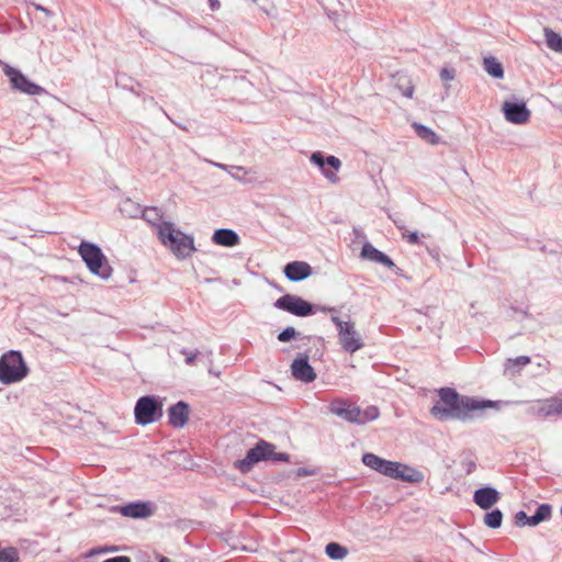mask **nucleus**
<instances>
[{
  "label": "nucleus",
  "mask_w": 562,
  "mask_h": 562,
  "mask_svg": "<svg viewBox=\"0 0 562 562\" xmlns=\"http://www.w3.org/2000/svg\"><path fill=\"white\" fill-rule=\"evenodd\" d=\"M438 395L440 402L430 408V414L441 422L449 419L469 422L474 418L476 412L496 406L493 401L461 395L449 386L441 387Z\"/></svg>",
  "instance_id": "1"
},
{
  "label": "nucleus",
  "mask_w": 562,
  "mask_h": 562,
  "mask_svg": "<svg viewBox=\"0 0 562 562\" xmlns=\"http://www.w3.org/2000/svg\"><path fill=\"white\" fill-rule=\"evenodd\" d=\"M329 412L356 425H366L367 423L378 419L380 416V411L375 405H370L361 409L357 404L350 403L344 398L331 401Z\"/></svg>",
  "instance_id": "2"
},
{
  "label": "nucleus",
  "mask_w": 562,
  "mask_h": 562,
  "mask_svg": "<svg viewBox=\"0 0 562 562\" xmlns=\"http://www.w3.org/2000/svg\"><path fill=\"white\" fill-rule=\"evenodd\" d=\"M78 251L92 274L102 280H108L111 277L113 269L97 244L83 240L80 243Z\"/></svg>",
  "instance_id": "3"
},
{
  "label": "nucleus",
  "mask_w": 562,
  "mask_h": 562,
  "mask_svg": "<svg viewBox=\"0 0 562 562\" xmlns=\"http://www.w3.org/2000/svg\"><path fill=\"white\" fill-rule=\"evenodd\" d=\"M159 240L178 258L184 259L194 250L193 237L176 229L175 224L162 226V231H159Z\"/></svg>",
  "instance_id": "4"
},
{
  "label": "nucleus",
  "mask_w": 562,
  "mask_h": 562,
  "mask_svg": "<svg viewBox=\"0 0 562 562\" xmlns=\"http://www.w3.org/2000/svg\"><path fill=\"white\" fill-rule=\"evenodd\" d=\"M29 373L23 356L18 350H9L0 357V382L12 384L22 381Z\"/></svg>",
  "instance_id": "5"
},
{
  "label": "nucleus",
  "mask_w": 562,
  "mask_h": 562,
  "mask_svg": "<svg viewBox=\"0 0 562 562\" xmlns=\"http://www.w3.org/2000/svg\"><path fill=\"white\" fill-rule=\"evenodd\" d=\"M162 401L155 395L140 396L134 406L135 423L146 426L158 422L164 414Z\"/></svg>",
  "instance_id": "6"
},
{
  "label": "nucleus",
  "mask_w": 562,
  "mask_h": 562,
  "mask_svg": "<svg viewBox=\"0 0 562 562\" xmlns=\"http://www.w3.org/2000/svg\"><path fill=\"white\" fill-rule=\"evenodd\" d=\"M272 449L276 446L260 439L252 448H250L245 458L235 462V468L241 473H248L251 471L255 464L261 461H270Z\"/></svg>",
  "instance_id": "7"
},
{
  "label": "nucleus",
  "mask_w": 562,
  "mask_h": 562,
  "mask_svg": "<svg viewBox=\"0 0 562 562\" xmlns=\"http://www.w3.org/2000/svg\"><path fill=\"white\" fill-rule=\"evenodd\" d=\"M330 319L337 328L339 342L345 351L355 353L363 347L362 339L357 334L355 324L351 321H341L335 315Z\"/></svg>",
  "instance_id": "8"
},
{
  "label": "nucleus",
  "mask_w": 562,
  "mask_h": 562,
  "mask_svg": "<svg viewBox=\"0 0 562 562\" xmlns=\"http://www.w3.org/2000/svg\"><path fill=\"white\" fill-rule=\"evenodd\" d=\"M273 306L297 317H307L315 314V304L295 294H284L277 299Z\"/></svg>",
  "instance_id": "9"
},
{
  "label": "nucleus",
  "mask_w": 562,
  "mask_h": 562,
  "mask_svg": "<svg viewBox=\"0 0 562 562\" xmlns=\"http://www.w3.org/2000/svg\"><path fill=\"white\" fill-rule=\"evenodd\" d=\"M4 74L9 77L13 89L19 90L27 95H38L46 92L43 87L31 81L19 69L7 65L4 67Z\"/></svg>",
  "instance_id": "10"
},
{
  "label": "nucleus",
  "mask_w": 562,
  "mask_h": 562,
  "mask_svg": "<svg viewBox=\"0 0 562 562\" xmlns=\"http://www.w3.org/2000/svg\"><path fill=\"white\" fill-rule=\"evenodd\" d=\"M361 461L366 467L370 468L371 470H374L378 473L391 479L394 477L395 471L401 467L400 462L383 459L372 452L363 453Z\"/></svg>",
  "instance_id": "11"
},
{
  "label": "nucleus",
  "mask_w": 562,
  "mask_h": 562,
  "mask_svg": "<svg viewBox=\"0 0 562 562\" xmlns=\"http://www.w3.org/2000/svg\"><path fill=\"white\" fill-rule=\"evenodd\" d=\"M293 378L303 383H311L316 379V372L310 364L307 352H301L291 364Z\"/></svg>",
  "instance_id": "12"
},
{
  "label": "nucleus",
  "mask_w": 562,
  "mask_h": 562,
  "mask_svg": "<svg viewBox=\"0 0 562 562\" xmlns=\"http://www.w3.org/2000/svg\"><path fill=\"white\" fill-rule=\"evenodd\" d=\"M503 112L506 121L517 125L525 124L530 119V110L524 101H505Z\"/></svg>",
  "instance_id": "13"
},
{
  "label": "nucleus",
  "mask_w": 562,
  "mask_h": 562,
  "mask_svg": "<svg viewBox=\"0 0 562 562\" xmlns=\"http://www.w3.org/2000/svg\"><path fill=\"white\" fill-rule=\"evenodd\" d=\"M360 257L372 262L381 263L382 266L393 270L395 274H401L402 272V270L394 263V261L386 254L375 248L369 241L363 244L360 251Z\"/></svg>",
  "instance_id": "14"
},
{
  "label": "nucleus",
  "mask_w": 562,
  "mask_h": 562,
  "mask_svg": "<svg viewBox=\"0 0 562 562\" xmlns=\"http://www.w3.org/2000/svg\"><path fill=\"white\" fill-rule=\"evenodd\" d=\"M119 513L124 517L144 519L153 515V506L149 502L136 501L120 506Z\"/></svg>",
  "instance_id": "15"
},
{
  "label": "nucleus",
  "mask_w": 562,
  "mask_h": 562,
  "mask_svg": "<svg viewBox=\"0 0 562 562\" xmlns=\"http://www.w3.org/2000/svg\"><path fill=\"white\" fill-rule=\"evenodd\" d=\"M285 278L291 282H301L312 276L313 269L306 261H291L283 268Z\"/></svg>",
  "instance_id": "16"
},
{
  "label": "nucleus",
  "mask_w": 562,
  "mask_h": 562,
  "mask_svg": "<svg viewBox=\"0 0 562 562\" xmlns=\"http://www.w3.org/2000/svg\"><path fill=\"white\" fill-rule=\"evenodd\" d=\"M167 413L168 424L173 428H182L189 420L190 405L184 401H179L171 405Z\"/></svg>",
  "instance_id": "17"
},
{
  "label": "nucleus",
  "mask_w": 562,
  "mask_h": 562,
  "mask_svg": "<svg viewBox=\"0 0 562 562\" xmlns=\"http://www.w3.org/2000/svg\"><path fill=\"white\" fill-rule=\"evenodd\" d=\"M499 499V492L492 486L477 488L473 494V502L482 509L487 510Z\"/></svg>",
  "instance_id": "18"
},
{
  "label": "nucleus",
  "mask_w": 562,
  "mask_h": 562,
  "mask_svg": "<svg viewBox=\"0 0 562 562\" xmlns=\"http://www.w3.org/2000/svg\"><path fill=\"white\" fill-rule=\"evenodd\" d=\"M541 404L537 408L532 407L529 412L540 417L558 416L562 414V398L552 396L543 401H539Z\"/></svg>",
  "instance_id": "19"
},
{
  "label": "nucleus",
  "mask_w": 562,
  "mask_h": 562,
  "mask_svg": "<svg viewBox=\"0 0 562 562\" xmlns=\"http://www.w3.org/2000/svg\"><path fill=\"white\" fill-rule=\"evenodd\" d=\"M212 241L218 246L235 247L239 245L240 237L231 228H217L212 235Z\"/></svg>",
  "instance_id": "20"
},
{
  "label": "nucleus",
  "mask_w": 562,
  "mask_h": 562,
  "mask_svg": "<svg viewBox=\"0 0 562 562\" xmlns=\"http://www.w3.org/2000/svg\"><path fill=\"white\" fill-rule=\"evenodd\" d=\"M142 217L148 224L156 228L157 236L159 237V231H162V226L167 224H173L169 221H162L164 213L156 206H147L142 211Z\"/></svg>",
  "instance_id": "21"
},
{
  "label": "nucleus",
  "mask_w": 562,
  "mask_h": 562,
  "mask_svg": "<svg viewBox=\"0 0 562 562\" xmlns=\"http://www.w3.org/2000/svg\"><path fill=\"white\" fill-rule=\"evenodd\" d=\"M393 479L407 483H420L424 481V474L415 468L401 463V467L395 471Z\"/></svg>",
  "instance_id": "22"
},
{
  "label": "nucleus",
  "mask_w": 562,
  "mask_h": 562,
  "mask_svg": "<svg viewBox=\"0 0 562 562\" xmlns=\"http://www.w3.org/2000/svg\"><path fill=\"white\" fill-rule=\"evenodd\" d=\"M310 160L318 168L329 167L335 171H338L341 166L340 160L336 156H325L322 151H314Z\"/></svg>",
  "instance_id": "23"
},
{
  "label": "nucleus",
  "mask_w": 562,
  "mask_h": 562,
  "mask_svg": "<svg viewBox=\"0 0 562 562\" xmlns=\"http://www.w3.org/2000/svg\"><path fill=\"white\" fill-rule=\"evenodd\" d=\"M483 68L492 78H495V79L504 78L503 65L493 56L484 57Z\"/></svg>",
  "instance_id": "24"
},
{
  "label": "nucleus",
  "mask_w": 562,
  "mask_h": 562,
  "mask_svg": "<svg viewBox=\"0 0 562 562\" xmlns=\"http://www.w3.org/2000/svg\"><path fill=\"white\" fill-rule=\"evenodd\" d=\"M412 126L419 138L431 145L438 144L439 137L430 127L416 122Z\"/></svg>",
  "instance_id": "25"
},
{
  "label": "nucleus",
  "mask_w": 562,
  "mask_h": 562,
  "mask_svg": "<svg viewBox=\"0 0 562 562\" xmlns=\"http://www.w3.org/2000/svg\"><path fill=\"white\" fill-rule=\"evenodd\" d=\"M544 38L547 46L557 53H562V36L551 30L550 27H544Z\"/></svg>",
  "instance_id": "26"
},
{
  "label": "nucleus",
  "mask_w": 562,
  "mask_h": 562,
  "mask_svg": "<svg viewBox=\"0 0 562 562\" xmlns=\"http://www.w3.org/2000/svg\"><path fill=\"white\" fill-rule=\"evenodd\" d=\"M326 555L331 560H342L348 554V549L338 542H329L325 547Z\"/></svg>",
  "instance_id": "27"
},
{
  "label": "nucleus",
  "mask_w": 562,
  "mask_h": 562,
  "mask_svg": "<svg viewBox=\"0 0 562 562\" xmlns=\"http://www.w3.org/2000/svg\"><path fill=\"white\" fill-rule=\"evenodd\" d=\"M533 518V525L538 526L541 522L550 520L552 516V506L548 503L540 504L535 514L531 515Z\"/></svg>",
  "instance_id": "28"
},
{
  "label": "nucleus",
  "mask_w": 562,
  "mask_h": 562,
  "mask_svg": "<svg viewBox=\"0 0 562 562\" xmlns=\"http://www.w3.org/2000/svg\"><path fill=\"white\" fill-rule=\"evenodd\" d=\"M502 522H503V513L498 508L492 509L491 512L486 513L484 516V524L492 529L499 528L502 526Z\"/></svg>",
  "instance_id": "29"
},
{
  "label": "nucleus",
  "mask_w": 562,
  "mask_h": 562,
  "mask_svg": "<svg viewBox=\"0 0 562 562\" xmlns=\"http://www.w3.org/2000/svg\"><path fill=\"white\" fill-rule=\"evenodd\" d=\"M19 551L14 547H7L0 550V562H19Z\"/></svg>",
  "instance_id": "30"
},
{
  "label": "nucleus",
  "mask_w": 562,
  "mask_h": 562,
  "mask_svg": "<svg viewBox=\"0 0 562 562\" xmlns=\"http://www.w3.org/2000/svg\"><path fill=\"white\" fill-rule=\"evenodd\" d=\"M300 336L301 333H299L294 327L288 326L278 334L277 338L280 342H289Z\"/></svg>",
  "instance_id": "31"
},
{
  "label": "nucleus",
  "mask_w": 562,
  "mask_h": 562,
  "mask_svg": "<svg viewBox=\"0 0 562 562\" xmlns=\"http://www.w3.org/2000/svg\"><path fill=\"white\" fill-rule=\"evenodd\" d=\"M532 520H533L532 516H528L524 510H519L515 515V525L518 527H525V526L536 527V525H533Z\"/></svg>",
  "instance_id": "32"
},
{
  "label": "nucleus",
  "mask_w": 562,
  "mask_h": 562,
  "mask_svg": "<svg viewBox=\"0 0 562 562\" xmlns=\"http://www.w3.org/2000/svg\"><path fill=\"white\" fill-rule=\"evenodd\" d=\"M396 227L402 232L403 238H406V240L412 245H418L420 243L419 235L417 232H411L407 233L405 227L401 225L398 222L394 221Z\"/></svg>",
  "instance_id": "33"
},
{
  "label": "nucleus",
  "mask_w": 562,
  "mask_h": 562,
  "mask_svg": "<svg viewBox=\"0 0 562 562\" xmlns=\"http://www.w3.org/2000/svg\"><path fill=\"white\" fill-rule=\"evenodd\" d=\"M119 547L116 546H104V547H95L92 548L88 554V557H92L94 554H102V553H109V552H116L119 551Z\"/></svg>",
  "instance_id": "34"
},
{
  "label": "nucleus",
  "mask_w": 562,
  "mask_h": 562,
  "mask_svg": "<svg viewBox=\"0 0 562 562\" xmlns=\"http://www.w3.org/2000/svg\"><path fill=\"white\" fill-rule=\"evenodd\" d=\"M439 76L442 81H451L456 77V69L452 67H443L441 68Z\"/></svg>",
  "instance_id": "35"
},
{
  "label": "nucleus",
  "mask_w": 562,
  "mask_h": 562,
  "mask_svg": "<svg viewBox=\"0 0 562 562\" xmlns=\"http://www.w3.org/2000/svg\"><path fill=\"white\" fill-rule=\"evenodd\" d=\"M324 177L329 180L330 182L335 183L338 181V177L336 175V171L330 169L329 167H323L319 168Z\"/></svg>",
  "instance_id": "36"
},
{
  "label": "nucleus",
  "mask_w": 562,
  "mask_h": 562,
  "mask_svg": "<svg viewBox=\"0 0 562 562\" xmlns=\"http://www.w3.org/2000/svg\"><path fill=\"white\" fill-rule=\"evenodd\" d=\"M290 460V456L285 452H276L274 449H272L270 461L273 462H288Z\"/></svg>",
  "instance_id": "37"
},
{
  "label": "nucleus",
  "mask_w": 562,
  "mask_h": 562,
  "mask_svg": "<svg viewBox=\"0 0 562 562\" xmlns=\"http://www.w3.org/2000/svg\"><path fill=\"white\" fill-rule=\"evenodd\" d=\"M294 473H295V476H297V477H305V476L315 475L316 470L308 469V468H297Z\"/></svg>",
  "instance_id": "38"
},
{
  "label": "nucleus",
  "mask_w": 562,
  "mask_h": 562,
  "mask_svg": "<svg viewBox=\"0 0 562 562\" xmlns=\"http://www.w3.org/2000/svg\"><path fill=\"white\" fill-rule=\"evenodd\" d=\"M181 353L186 356V363L191 366V364L194 363L195 358H196L199 351L198 350L196 351H189L187 349H182Z\"/></svg>",
  "instance_id": "39"
},
{
  "label": "nucleus",
  "mask_w": 562,
  "mask_h": 562,
  "mask_svg": "<svg viewBox=\"0 0 562 562\" xmlns=\"http://www.w3.org/2000/svg\"><path fill=\"white\" fill-rule=\"evenodd\" d=\"M231 169L236 170L235 173H232V177L236 180H243V177L247 175V171L244 167L231 166Z\"/></svg>",
  "instance_id": "40"
},
{
  "label": "nucleus",
  "mask_w": 562,
  "mask_h": 562,
  "mask_svg": "<svg viewBox=\"0 0 562 562\" xmlns=\"http://www.w3.org/2000/svg\"><path fill=\"white\" fill-rule=\"evenodd\" d=\"M125 78L124 75H117L116 76V85H122V87L131 92H133L134 94H136L137 97H139V93L135 91L134 89V86H128V85H125V83H122V80Z\"/></svg>",
  "instance_id": "41"
},
{
  "label": "nucleus",
  "mask_w": 562,
  "mask_h": 562,
  "mask_svg": "<svg viewBox=\"0 0 562 562\" xmlns=\"http://www.w3.org/2000/svg\"><path fill=\"white\" fill-rule=\"evenodd\" d=\"M102 562H132V560L127 555H116L113 558L105 559Z\"/></svg>",
  "instance_id": "42"
},
{
  "label": "nucleus",
  "mask_w": 562,
  "mask_h": 562,
  "mask_svg": "<svg viewBox=\"0 0 562 562\" xmlns=\"http://www.w3.org/2000/svg\"><path fill=\"white\" fill-rule=\"evenodd\" d=\"M514 363L519 367H522L530 363V358L528 356H519L514 360Z\"/></svg>",
  "instance_id": "43"
},
{
  "label": "nucleus",
  "mask_w": 562,
  "mask_h": 562,
  "mask_svg": "<svg viewBox=\"0 0 562 562\" xmlns=\"http://www.w3.org/2000/svg\"><path fill=\"white\" fill-rule=\"evenodd\" d=\"M211 11H217L221 8L220 0H207Z\"/></svg>",
  "instance_id": "44"
},
{
  "label": "nucleus",
  "mask_w": 562,
  "mask_h": 562,
  "mask_svg": "<svg viewBox=\"0 0 562 562\" xmlns=\"http://www.w3.org/2000/svg\"><path fill=\"white\" fill-rule=\"evenodd\" d=\"M35 9L41 11L42 13H45L47 16L52 15L50 10H48L47 8H45V7L41 5V4H36Z\"/></svg>",
  "instance_id": "45"
},
{
  "label": "nucleus",
  "mask_w": 562,
  "mask_h": 562,
  "mask_svg": "<svg viewBox=\"0 0 562 562\" xmlns=\"http://www.w3.org/2000/svg\"><path fill=\"white\" fill-rule=\"evenodd\" d=\"M414 92V87L409 86L406 88V90L403 92V94L407 98H412Z\"/></svg>",
  "instance_id": "46"
},
{
  "label": "nucleus",
  "mask_w": 562,
  "mask_h": 562,
  "mask_svg": "<svg viewBox=\"0 0 562 562\" xmlns=\"http://www.w3.org/2000/svg\"><path fill=\"white\" fill-rule=\"evenodd\" d=\"M328 307H329V306H322V305H316V304H315V313H316V312L328 313Z\"/></svg>",
  "instance_id": "47"
},
{
  "label": "nucleus",
  "mask_w": 562,
  "mask_h": 562,
  "mask_svg": "<svg viewBox=\"0 0 562 562\" xmlns=\"http://www.w3.org/2000/svg\"><path fill=\"white\" fill-rule=\"evenodd\" d=\"M475 468H476L475 462L470 461V462L468 463L467 472H468V473H471Z\"/></svg>",
  "instance_id": "48"
},
{
  "label": "nucleus",
  "mask_w": 562,
  "mask_h": 562,
  "mask_svg": "<svg viewBox=\"0 0 562 562\" xmlns=\"http://www.w3.org/2000/svg\"><path fill=\"white\" fill-rule=\"evenodd\" d=\"M214 166H216L220 169L226 170V171H228V169H231V166L220 164V162H215Z\"/></svg>",
  "instance_id": "49"
},
{
  "label": "nucleus",
  "mask_w": 562,
  "mask_h": 562,
  "mask_svg": "<svg viewBox=\"0 0 562 562\" xmlns=\"http://www.w3.org/2000/svg\"><path fill=\"white\" fill-rule=\"evenodd\" d=\"M328 313H330L331 316H334V315L337 316L336 314L338 313V310H337V307L330 306V307H328Z\"/></svg>",
  "instance_id": "50"
},
{
  "label": "nucleus",
  "mask_w": 562,
  "mask_h": 562,
  "mask_svg": "<svg viewBox=\"0 0 562 562\" xmlns=\"http://www.w3.org/2000/svg\"><path fill=\"white\" fill-rule=\"evenodd\" d=\"M159 562H171L167 557H160Z\"/></svg>",
  "instance_id": "51"
},
{
  "label": "nucleus",
  "mask_w": 562,
  "mask_h": 562,
  "mask_svg": "<svg viewBox=\"0 0 562 562\" xmlns=\"http://www.w3.org/2000/svg\"><path fill=\"white\" fill-rule=\"evenodd\" d=\"M254 2H258L259 0H252Z\"/></svg>",
  "instance_id": "52"
}]
</instances>
